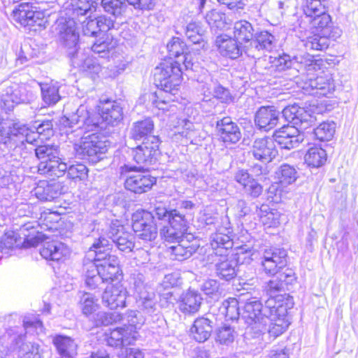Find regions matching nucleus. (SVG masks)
I'll return each instance as SVG.
<instances>
[{"label": "nucleus", "mask_w": 358, "mask_h": 358, "mask_svg": "<svg viewBox=\"0 0 358 358\" xmlns=\"http://www.w3.org/2000/svg\"><path fill=\"white\" fill-rule=\"evenodd\" d=\"M321 61L314 59L309 54L299 55L291 59L288 55L280 56L278 66L280 70L292 69L301 76H294L298 88L304 94L318 98L329 96L335 91V83L330 73H323L314 78L313 73L320 69Z\"/></svg>", "instance_id": "obj_1"}, {"label": "nucleus", "mask_w": 358, "mask_h": 358, "mask_svg": "<svg viewBox=\"0 0 358 358\" xmlns=\"http://www.w3.org/2000/svg\"><path fill=\"white\" fill-rule=\"evenodd\" d=\"M98 113H92L86 106L80 105L75 113L66 115L60 118L59 122L64 127H76L71 131H78V136L85 131L105 130L107 126H114L123 117L122 108L115 101H106L98 106Z\"/></svg>", "instance_id": "obj_2"}, {"label": "nucleus", "mask_w": 358, "mask_h": 358, "mask_svg": "<svg viewBox=\"0 0 358 358\" xmlns=\"http://www.w3.org/2000/svg\"><path fill=\"white\" fill-rule=\"evenodd\" d=\"M328 8L327 0H306L303 13L310 28L317 32L302 40L307 50H324L329 47L330 40L336 41L341 36V29L332 25Z\"/></svg>", "instance_id": "obj_3"}, {"label": "nucleus", "mask_w": 358, "mask_h": 358, "mask_svg": "<svg viewBox=\"0 0 358 358\" xmlns=\"http://www.w3.org/2000/svg\"><path fill=\"white\" fill-rule=\"evenodd\" d=\"M111 246L108 239L101 236L90 248L88 255L93 252L94 259L84 263L85 281L90 289H95L103 282L117 279L120 274L119 259L116 255H111Z\"/></svg>", "instance_id": "obj_4"}, {"label": "nucleus", "mask_w": 358, "mask_h": 358, "mask_svg": "<svg viewBox=\"0 0 358 358\" xmlns=\"http://www.w3.org/2000/svg\"><path fill=\"white\" fill-rule=\"evenodd\" d=\"M154 216L161 222L159 234L166 242L179 241L187 231L188 223L185 216L176 209L169 210L159 204L154 208Z\"/></svg>", "instance_id": "obj_5"}, {"label": "nucleus", "mask_w": 358, "mask_h": 358, "mask_svg": "<svg viewBox=\"0 0 358 358\" xmlns=\"http://www.w3.org/2000/svg\"><path fill=\"white\" fill-rule=\"evenodd\" d=\"M60 126L63 127L64 132L68 136L69 140H71L70 136H81V140L79 143L75 144V150L76 154L80 156L81 158L88 160L92 164H96L102 159H103L106 152L108 151V142L103 138V140L96 134H92L87 136H83L87 131L84 132L82 135L78 136V131H73L76 127L69 128L64 127L59 123Z\"/></svg>", "instance_id": "obj_6"}, {"label": "nucleus", "mask_w": 358, "mask_h": 358, "mask_svg": "<svg viewBox=\"0 0 358 358\" xmlns=\"http://www.w3.org/2000/svg\"><path fill=\"white\" fill-rule=\"evenodd\" d=\"M52 127L49 121L43 122L33 128H29L21 122H14L5 143L8 148L13 150L23 145L24 143L32 144L40 136L47 138L52 135Z\"/></svg>", "instance_id": "obj_7"}, {"label": "nucleus", "mask_w": 358, "mask_h": 358, "mask_svg": "<svg viewBox=\"0 0 358 358\" xmlns=\"http://www.w3.org/2000/svg\"><path fill=\"white\" fill-rule=\"evenodd\" d=\"M288 305L284 303V296L268 299L265 303L264 312L268 315L266 330L262 334L268 332L270 336L276 338L283 334L289 325L287 319Z\"/></svg>", "instance_id": "obj_8"}, {"label": "nucleus", "mask_w": 358, "mask_h": 358, "mask_svg": "<svg viewBox=\"0 0 358 358\" xmlns=\"http://www.w3.org/2000/svg\"><path fill=\"white\" fill-rule=\"evenodd\" d=\"M35 154L40 160L38 172L49 177H61L67 170V164L59 157L58 146L43 145L35 149Z\"/></svg>", "instance_id": "obj_9"}, {"label": "nucleus", "mask_w": 358, "mask_h": 358, "mask_svg": "<svg viewBox=\"0 0 358 358\" xmlns=\"http://www.w3.org/2000/svg\"><path fill=\"white\" fill-rule=\"evenodd\" d=\"M264 309L265 306H263L256 298H252L246 301L242 317L248 324L247 334L258 337L266 330L269 313H266Z\"/></svg>", "instance_id": "obj_10"}, {"label": "nucleus", "mask_w": 358, "mask_h": 358, "mask_svg": "<svg viewBox=\"0 0 358 358\" xmlns=\"http://www.w3.org/2000/svg\"><path fill=\"white\" fill-rule=\"evenodd\" d=\"M155 76L164 91L175 94L182 83V69L179 61L160 64L156 68Z\"/></svg>", "instance_id": "obj_11"}, {"label": "nucleus", "mask_w": 358, "mask_h": 358, "mask_svg": "<svg viewBox=\"0 0 358 358\" xmlns=\"http://www.w3.org/2000/svg\"><path fill=\"white\" fill-rule=\"evenodd\" d=\"M61 15L56 22V30L60 41L67 49L69 57L70 52H76L78 51V45L79 34L77 31L76 18L67 15Z\"/></svg>", "instance_id": "obj_12"}, {"label": "nucleus", "mask_w": 358, "mask_h": 358, "mask_svg": "<svg viewBox=\"0 0 358 358\" xmlns=\"http://www.w3.org/2000/svg\"><path fill=\"white\" fill-rule=\"evenodd\" d=\"M134 168L128 165L122 167V173H129L124 182L125 188L136 194L148 192L156 182V178L148 172L141 171L142 168L139 167L138 170L134 169Z\"/></svg>", "instance_id": "obj_13"}, {"label": "nucleus", "mask_w": 358, "mask_h": 358, "mask_svg": "<svg viewBox=\"0 0 358 358\" xmlns=\"http://www.w3.org/2000/svg\"><path fill=\"white\" fill-rule=\"evenodd\" d=\"M229 255H224V258L216 257L215 271L217 275L222 279L230 280L236 275V266L238 263L243 264L251 260V250L241 248L236 253V261L229 259Z\"/></svg>", "instance_id": "obj_14"}, {"label": "nucleus", "mask_w": 358, "mask_h": 358, "mask_svg": "<svg viewBox=\"0 0 358 358\" xmlns=\"http://www.w3.org/2000/svg\"><path fill=\"white\" fill-rule=\"evenodd\" d=\"M157 217L148 211L136 212L132 216V228L139 238L145 241H152L157 236Z\"/></svg>", "instance_id": "obj_15"}, {"label": "nucleus", "mask_w": 358, "mask_h": 358, "mask_svg": "<svg viewBox=\"0 0 358 358\" xmlns=\"http://www.w3.org/2000/svg\"><path fill=\"white\" fill-rule=\"evenodd\" d=\"M124 226L117 220H112L106 231L100 236L105 239V236L110 238L115 244L117 249L122 252H130L135 246V237L133 234L125 231Z\"/></svg>", "instance_id": "obj_16"}, {"label": "nucleus", "mask_w": 358, "mask_h": 358, "mask_svg": "<svg viewBox=\"0 0 358 358\" xmlns=\"http://www.w3.org/2000/svg\"><path fill=\"white\" fill-rule=\"evenodd\" d=\"M159 145L157 136H150L148 141H143L132 150L134 160L143 165L140 168L144 169L145 166L155 163L160 154Z\"/></svg>", "instance_id": "obj_17"}, {"label": "nucleus", "mask_w": 358, "mask_h": 358, "mask_svg": "<svg viewBox=\"0 0 358 358\" xmlns=\"http://www.w3.org/2000/svg\"><path fill=\"white\" fill-rule=\"evenodd\" d=\"M6 89L1 95V107L8 111L13 109L15 105L29 101L27 85L16 83L6 84Z\"/></svg>", "instance_id": "obj_18"}, {"label": "nucleus", "mask_w": 358, "mask_h": 358, "mask_svg": "<svg viewBox=\"0 0 358 358\" xmlns=\"http://www.w3.org/2000/svg\"><path fill=\"white\" fill-rule=\"evenodd\" d=\"M287 252L282 248H268L264 251L262 266L264 272L274 275L287 264Z\"/></svg>", "instance_id": "obj_19"}, {"label": "nucleus", "mask_w": 358, "mask_h": 358, "mask_svg": "<svg viewBox=\"0 0 358 358\" xmlns=\"http://www.w3.org/2000/svg\"><path fill=\"white\" fill-rule=\"evenodd\" d=\"M13 171H8L0 167V202L7 206L8 203L15 200L19 191L18 182Z\"/></svg>", "instance_id": "obj_20"}, {"label": "nucleus", "mask_w": 358, "mask_h": 358, "mask_svg": "<svg viewBox=\"0 0 358 358\" xmlns=\"http://www.w3.org/2000/svg\"><path fill=\"white\" fill-rule=\"evenodd\" d=\"M69 58L73 67L79 69L92 78H94L101 71L102 67L97 59L87 57L83 51L70 52Z\"/></svg>", "instance_id": "obj_21"}, {"label": "nucleus", "mask_w": 358, "mask_h": 358, "mask_svg": "<svg viewBox=\"0 0 358 358\" xmlns=\"http://www.w3.org/2000/svg\"><path fill=\"white\" fill-rule=\"evenodd\" d=\"M274 144L282 149L291 150L296 148L303 141V135L294 126H284L276 131L272 138Z\"/></svg>", "instance_id": "obj_22"}, {"label": "nucleus", "mask_w": 358, "mask_h": 358, "mask_svg": "<svg viewBox=\"0 0 358 358\" xmlns=\"http://www.w3.org/2000/svg\"><path fill=\"white\" fill-rule=\"evenodd\" d=\"M66 190V187L60 182L41 180L30 194L42 201H50L64 194Z\"/></svg>", "instance_id": "obj_23"}, {"label": "nucleus", "mask_w": 358, "mask_h": 358, "mask_svg": "<svg viewBox=\"0 0 358 358\" xmlns=\"http://www.w3.org/2000/svg\"><path fill=\"white\" fill-rule=\"evenodd\" d=\"M127 291L120 283L109 285L102 295L103 303L110 309L126 306Z\"/></svg>", "instance_id": "obj_24"}, {"label": "nucleus", "mask_w": 358, "mask_h": 358, "mask_svg": "<svg viewBox=\"0 0 358 358\" xmlns=\"http://www.w3.org/2000/svg\"><path fill=\"white\" fill-rule=\"evenodd\" d=\"M231 233L230 228H220L215 234L210 236V244L215 257L224 258V255H229V251L233 247V241L230 236Z\"/></svg>", "instance_id": "obj_25"}, {"label": "nucleus", "mask_w": 358, "mask_h": 358, "mask_svg": "<svg viewBox=\"0 0 358 358\" xmlns=\"http://www.w3.org/2000/svg\"><path fill=\"white\" fill-rule=\"evenodd\" d=\"M40 254L46 260L58 262L67 258L71 254V250L64 243L52 241L43 244Z\"/></svg>", "instance_id": "obj_26"}, {"label": "nucleus", "mask_w": 358, "mask_h": 358, "mask_svg": "<svg viewBox=\"0 0 358 358\" xmlns=\"http://www.w3.org/2000/svg\"><path fill=\"white\" fill-rule=\"evenodd\" d=\"M216 129L220 138L224 143H236L241 138L240 128L229 117L218 120Z\"/></svg>", "instance_id": "obj_27"}, {"label": "nucleus", "mask_w": 358, "mask_h": 358, "mask_svg": "<svg viewBox=\"0 0 358 358\" xmlns=\"http://www.w3.org/2000/svg\"><path fill=\"white\" fill-rule=\"evenodd\" d=\"M252 153L256 159L267 163L277 155L278 151L271 138H262L255 141Z\"/></svg>", "instance_id": "obj_28"}, {"label": "nucleus", "mask_w": 358, "mask_h": 358, "mask_svg": "<svg viewBox=\"0 0 358 358\" xmlns=\"http://www.w3.org/2000/svg\"><path fill=\"white\" fill-rule=\"evenodd\" d=\"M275 43L276 40L273 35L267 31H263L255 35V38L250 42L245 52L248 56L256 57L259 55H256L255 52L261 50L270 52L275 48Z\"/></svg>", "instance_id": "obj_29"}, {"label": "nucleus", "mask_w": 358, "mask_h": 358, "mask_svg": "<svg viewBox=\"0 0 358 358\" xmlns=\"http://www.w3.org/2000/svg\"><path fill=\"white\" fill-rule=\"evenodd\" d=\"M280 115L274 106H262L255 114V124L260 129L268 131L277 125Z\"/></svg>", "instance_id": "obj_30"}, {"label": "nucleus", "mask_w": 358, "mask_h": 358, "mask_svg": "<svg viewBox=\"0 0 358 358\" xmlns=\"http://www.w3.org/2000/svg\"><path fill=\"white\" fill-rule=\"evenodd\" d=\"M138 337V333L136 331L132 329L129 331L123 327L111 330L106 341L108 345L117 348L134 344Z\"/></svg>", "instance_id": "obj_31"}, {"label": "nucleus", "mask_w": 358, "mask_h": 358, "mask_svg": "<svg viewBox=\"0 0 358 358\" xmlns=\"http://www.w3.org/2000/svg\"><path fill=\"white\" fill-rule=\"evenodd\" d=\"M238 41L227 35H220L216 38L215 45L219 52L224 57L236 59L242 54Z\"/></svg>", "instance_id": "obj_32"}, {"label": "nucleus", "mask_w": 358, "mask_h": 358, "mask_svg": "<svg viewBox=\"0 0 358 358\" xmlns=\"http://www.w3.org/2000/svg\"><path fill=\"white\" fill-rule=\"evenodd\" d=\"M212 323L207 317H201L196 319L190 328V335L199 343L207 341L213 331Z\"/></svg>", "instance_id": "obj_33"}, {"label": "nucleus", "mask_w": 358, "mask_h": 358, "mask_svg": "<svg viewBox=\"0 0 358 358\" xmlns=\"http://www.w3.org/2000/svg\"><path fill=\"white\" fill-rule=\"evenodd\" d=\"M202 298L196 291L189 289L183 294L178 303L180 310L185 314L196 313L201 304Z\"/></svg>", "instance_id": "obj_34"}, {"label": "nucleus", "mask_w": 358, "mask_h": 358, "mask_svg": "<svg viewBox=\"0 0 358 358\" xmlns=\"http://www.w3.org/2000/svg\"><path fill=\"white\" fill-rule=\"evenodd\" d=\"M325 110L315 104L308 107H300L296 126L305 129L317 120L316 115L322 114Z\"/></svg>", "instance_id": "obj_35"}, {"label": "nucleus", "mask_w": 358, "mask_h": 358, "mask_svg": "<svg viewBox=\"0 0 358 358\" xmlns=\"http://www.w3.org/2000/svg\"><path fill=\"white\" fill-rule=\"evenodd\" d=\"M202 90L205 94L208 93L213 95V97L212 99H214L215 101L217 99H220L222 102L227 103L231 100L229 91L222 86L217 85V81L214 80L210 76L206 78Z\"/></svg>", "instance_id": "obj_36"}, {"label": "nucleus", "mask_w": 358, "mask_h": 358, "mask_svg": "<svg viewBox=\"0 0 358 358\" xmlns=\"http://www.w3.org/2000/svg\"><path fill=\"white\" fill-rule=\"evenodd\" d=\"M154 129V124L151 119L146 118L141 121L134 123L131 129V137L137 141L143 139V141H148L150 136H155L152 135Z\"/></svg>", "instance_id": "obj_37"}, {"label": "nucleus", "mask_w": 358, "mask_h": 358, "mask_svg": "<svg viewBox=\"0 0 358 358\" xmlns=\"http://www.w3.org/2000/svg\"><path fill=\"white\" fill-rule=\"evenodd\" d=\"M233 30L234 37L239 43H250L253 39L254 28L248 21L239 20L236 22Z\"/></svg>", "instance_id": "obj_38"}, {"label": "nucleus", "mask_w": 358, "mask_h": 358, "mask_svg": "<svg viewBox=\"0 0 358 358\" xmlns=\"http://www.w3.org/2000/svg\"><path fill=\"white\" fill-rule=\"evenodd\" d=\"M97 3L92 0H71V7L68 8L66 15H71L75 18L82 17L87 13L96 10Z\"/></svg>", "instance_id": "obj_39"}, {"label": "nucleus", "mask_w": 358, "mask_h": 358, "mask_svg": "<svg viewBox=\"0 0 358 358\" xmlns=\"http://www.w3.org/2000/svg\"><path fill=\"white\" fill-rule=\"evenodd\" d=\"M298 178L296 169L289 164H282L275 173V178L277 183L282 187H285L293 184Z\"/></svg>", "instance_id": "obj_40"}, {"label": "nucleus", "mask_w": 358, "mask_h": 358, "mask_svg": "<svg viewBox=\"0 0 358 358\" xmlns=\"http://www.w3.org/2000/svg\"><path fill=\"white\" fill-rule=\"evenodd\" d=\"M327 152L320 146L314 145L307 150L304 159L309 166L318 168L324 164L327 161Z\"/></svg>", "instance_id": "obj_41"}, {"label": "nucleus", "mask_w": 358, "mask_h": 358, "mask_svg": "<svg viewBox=\"0 0 358 358\" xmlns=\"http://www.w3.org/2000/svg\"><path fill=\"white\" fill-rule=\"evenodd\" d=\"M53 343L58 352L63 357H71L77 353V344L70 337L57 336Z\"/></svg>", "instance_id": "obj_42"}, {"label": "nucleus", "mask_w": 358, "mask_h": 358, "mask_svg": "<svg viewBox=\"0 0 358 358\" xmlns=\"http://www.w3.org/2000/svg\"><path fill=\"white\" fill-rule=\"evenodd\" d=\"M178 244L171 246L169 249L173 258L178 261L189 258L195 252L196 248L193 245H190L183 239L177 241Z\"/></svg>", "instance_id": "obj_43"}, {"label": "nucleus", "mask_w": 358, "mask_h": 358, "mask_svg": "<svg viewBox=\"0 0 358 358\" xmlns=\"http://www.w3.org/2000/svg\"><path fill=\"white\" fill-rule=\"evenodd\" d=\"M59 88L57 83H45L41 85L43 101L45 104L55 105L60 100Z\"/></svg>", "instance_id": "obj_44"}, {"label": "nucleus", "mask_w": 358, "mask_h": 358, "mask_svg": "<svg viewBox=\"0 0 358 358\" xmlns=\"http://www.w3.org/2000/svg\"><path fill=\"white\" fill-rule=\"evenodd\" d=\"M219 311L227 320H237L240 315L238 300L235 298L225 300L220 306Z\"/></svg>", "instance_id": "obj_45"}, {"label": "nucleus", "mask_w": 358, "mask_h": 358, "mask_svg": "<svg viewBox=\"0 0 358 358\" xmlns=\"http://www.w3.org/2000/svg\"><path fill=\"white\" fill-rule=\"evenodd\" d=\"M138 307L145 314L152 315L156 310L157 300L153 292H143L142 295L136 297Z\"/></svg>", "instance_id": "obj_46"}, {"label": "nucleus", "mask_w": 358, "mask_h": 358, "mask_svg": "<svg viewBox=\"0 0 358 358\" xmlns=\"http://www.w3.org/2000/svg\"><path fill=\"white\" fill-rule=\"evenodd\" d=\"M336 127V124L334 121H325L320 123L314 129V134L320 141H329L333 138Z\"/></svg>", "instance_id": "obj_47"}, {"label": "nucleus", "mask_w": 358, "mask_h": 358, "mask_svg": "<svg viewBox=\"0 0 358 358\" xmlns=\"http://www.w3.org/2000/svg\"><path fill=\"white\" fill-rule=\"evenodd\" d=\"M80 301L79 306L82 310V313L86 315L90 316L94 311H96L98 304L96 303V299L94 294L85 292H80Z\"/></svg>", "instance_id": "obj_48"}, {"label": "nucleus", "mask_w": 358, "mask_h": 358, "mask_svg": "<svg viewBox=\"0 0 358 358\" xmlns=\"http://www.w3.org/2000/svg\"><path fill=\"white\" fill-rule=\"evenodd\" d=\"M30 15L32 14V7L29 3H21L12 13L13 20L22 26H29Z\"/></svg>", "instance_id": "obj_49"}, {"label": "nucleus", "mask_w": 358, "mask_h": 358, "mask_svg": "<svg viewBox=\"0 0 358 358\" xmlns=\"http://www.w3.org/2000/svg\"><path fill=\"white\" fill-rule=\"evenodd\" d=\"M168 92L162 90L158 92L150 94L148 95L149 99L152 101V105L159 110L175 112L177 109L176 106L173 104H170L169 100L165 99V95Z\"/></svg>", "instance_id": "obj_50"}, {"label": "nucleus", "mask_w": 358, "mask_h": 358, "mask_svg": "<svg viewBox=\"0 0 358 358\" xmlns=\"http://www.w3.org/2000/svg\"><path fill=\"white\" fill-rule=\"evenodd\" d=\"M19 358H42V350L38 343H23L18 350Z\"/></svg>", "instance_id": "obj_51"}, {"label": "nucleus", "mask_w": 358, "mask_h": 358, "mask_svg": "<svg viewBox=\"0 0 358 358\" xmlns=\"http://www.w3.org/2000/svg\"><path fill=\"white\" fill-rule=\"evenodd\" d=\"M101 6L106 13L115 17L122 15L127 9V6L121 0H102Z\"/></svg>", "instance_id": "obj_52"}, {"label": "nucleus", "mask_w": 358, "mask_h": 358, "mask_svg": "<svg viewBox=\"0 0 358 358\" xmlns=\"http://www.w3.org/2000/svg\"><path fill=\"white\" fill-rule=\"evenodd\" d=\"M122 320V316L117 313L99 312L94 316V324L96 326H108Z\"/></svg>", "instance_id": "obj_53"}, {"label": "nucleus", "mask_w": 358, "mask_h": 358, "mask_svg": "<svg viewBox=\"0 0 358 358\" xmlns=\"http://www.w3.org/2000/svg\"><path fill=\"white\" fill-rule=\"evenodd\" d=\"M166 48L170 57H176V59L186 52L185 51L186 48L185 43L178 37H173L167 43Z\"/></svg>", "instance_id": "obj_54"}, {"label": "nucleus", "mask_w": 358, "mask_h": 358, "mask_svg": "<svg viewBox=\"0 0 358 358\" xmlns=\"http://www.w3.org/2000/svg\"><path fill=\"white\" fill-rule=\"evenodd\" d=\"M202 33V29L199 23L191 22L187 25L185 35L194 44H199L203 41Z\"/></svg>", "instance_id": "obj_55"}, {"label": "nucleus", "mask_w": 358, "mask_h": 358, "mask_svg": "<svg viewBox=\"0 0 358 358\" xmlns=\"http://www.w3.org/2000/svg\"><path fill=\"white\" fill-rule=\"evenodd\" d=\"M201 290L205 294L209 296L213 299H217L222 294L220 288V283L213 279H208L201 285Z\"/></svg>", "instance_id": "obj_56"}, {"label": "nucleus", "mask_w": 358, "mask_h": 358, "mask_svg": "<svg viewBox=\"0 0 358 358\" xmlns=\"http://www.w3.org/2000/svg\"><path fill=\"white\" fill-rule=\"evenodd\" d=\"M76 20L81 22L83 33L84 35L89 36H96V34L99 33V28H98V24L96 17L92 19L90 15L83 21L80 20V17L77 18Z\"/></svg>", "instance_id": "obj_57"}, {"label": "nucleus", "mask_w": 358, "mask_h": 358, "mask_svg": "<svg viewBox=\"0 0 358 358\" xmlns=\"http://www.w3.org/2000/svg\"><path fill=\"white\" fill-rule=\"evenodd\" d=\"M24 329L27 331L34 330L37 334L43 331V326L42 322L36 316L27 315L22 320Z\"/></svg>", "instance_id": "obj_58"}, {"label": "nucleus", "mask_w": 358, "mask_h": 358, "mask_svg": "<svg viewBox=\"0 0 358 358\" xmlns=\"http://www.w3.org/2000/svg\"><path fill=\"white\" fill-rule=\"evenodd\" d=\"M127 322L128 325H124V327L126 329H129V331L132 329L138 332V329H139L142 325L145 322V318L141 315V314L136 310H130L128 313L127 315Z\"/></svg>", "instance_id": "obj_59"}, {"label": "nucleus", "mask_w": 358, "mask_h": 358, "mask_svg": "<svg viewBox=\"0 0 358 358\" xmlns=\"http://www.w3.org/2000/svg\"><path fill=\"white\" fill-rule=\"evenodd\" d=\"M144 280V276L141 273L134 274L131 278L130 283L134 289L136 298L142 295L143 292H149Z\"/></svg>", "instance_id": "obj_60"}, {"label": "nucleus", "mask_w": 358, "mask_h": 358, "mask_svg": "<svg viewBox=\"0 0 358 358\" xmlns=\"http://www.w3.org/2000/svg\"><path fill=\"white\" fill-rule=\"evenodd\" d=\"M234 339V331L229 326L220 327L216 334V341L221 344L228 345Z\"/></svg>", "instance_id": "obj_61"}, {"label": "nucleus", "mask_w": 358, "mask_h": 358, "mask_svg": "<svg viewBox=\"0 0 358 358\" xmlns=\"http://www.w3.org/2000/svg\"><path fill=\"white\" fill-rule=\"evenodd\" d=\"M283 287H284V284L281 281V280L279 278L278 276L276 279L271 280L268 282L267 286H266V292L270 296L268 299L275 298L278 296H284V303L286 305H288V303H287L288 299L285 296V295H282V294L275 295V293L276 292L281 290L283 288Z\"/></svg>", "instance_id": "obj_62"}, {"label": "nucleus", "mask_w": 358, "mask_h": 358, "mask_svg": "<svg viewBox=\"0 0 358 358\" xmlns=\"http://www.w3.org/2000/svg\"><path fill=\"white\" fill-rule=\"evenodd\" d=\"M66 171L70 178L83 180L87 177L88 170L85 165L76 164L67 167Z\"/></svg>", "instance_id": "obj_63"}, {"label": "nucleus", "mask_w": 358, "mask_h": 358, "mask_svg": "<svg viewBox=\"0 0 358 358\" xmlns=\"http://www.w3.org/2000/svg\"><path fill=\"white\" fill-rule=\"evenodd\" d=\"M114 45L113 40L107 37L105 40H99L95 42L91 48L94 52L100 54L110 51L114 48Z\"/></svg>", "instance_id": "obj_64"}]
</instances>
